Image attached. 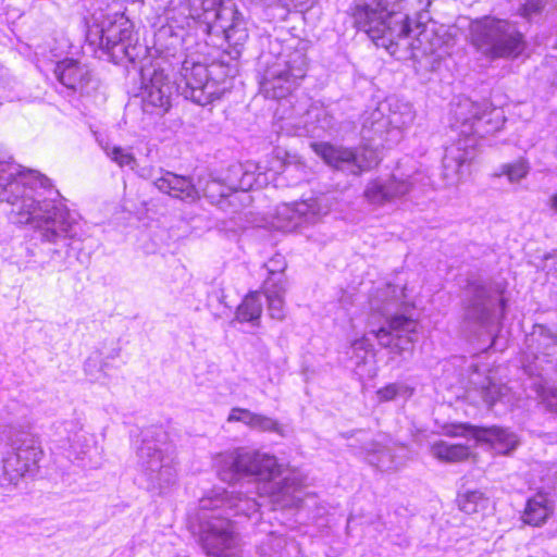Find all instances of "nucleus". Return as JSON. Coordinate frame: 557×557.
<instances>
[{"instance_id": "obj_1", "label": "nucleus", "mask_w": 557, "mask_h": 557, "mask_svg": "<svg viewBox=\"0 0 557 557\" xmlns=\"http://www.w3.org/2000/svg\"><path fill=\"white\" fill-rule=\"evenodd\" d=\"M431 0H357L350 9L354 26L385 49L396 47L411 25L429 12Z\"/></svg>"}, {"instance_id": "obj_2", "label": "nucleus", "mask_w": 557, "mask_h": 557, "mask_svg": "<svg viewBox=\"0 0 557 557\" xmlns=\"http://www.w3.org/2000/svg\"><path fill=\"white\" fill-rule=\"evenodd\" d=\"M471 44L486 58L517 59L527 49L525 37L508 20L483 16L471 23Z\"/></svg>"}, {"instance_id": "obj_3", "label": "nucleus", "mask_w": 557, "mask_h": 557, "mask_svg": "<svg viewBox=\"0 0 557 557\" xmlns=\"http://www.w3.org/2000/svg\"><path fill=\"white\" fill-rule=\"evenodd\" d=\"M199 544L208 557H242L235 522L225 516H210L200 523Z\"/></svg>"}, {"instance_id": "obj_4", "label": "nucleus", "mask_w": 557, "mask_h": 557, "mask_svg": "<svg viewBox=\"0 0 557 557\" xmlns=\"http://www.w3.org/2000/svg\"><path fill=\"white\" fill-rule=\"evenodd\" d=\"M226 189L221 190V183L218 180L209 182L206 186V195L213 201L219 197H227L231 193L248 191L258 183L257 166L253 163L232 164L224 176Z\"/></svg>"}, {"instance_id": "obj_5", "label": "nucleus", "mask_w": 557, "mask_h": 557, "mask_svg": "<svg viewBox=\"0 0 557 557\" xmlns=\"http://www.w3.org/2000/svg\"><path fill=\"white\" fill-rule=\"evenodd\" d=\"M38 178L39 175L35 171H20L3 186L5 201L14 206L18 201V198L22 199V207L16 211L12 210L13 214L23 218L20 220L21 223H28L37 208L36 201L32 197H28L26 191L33 188L34 182Z\"/></svg>"}, {"instance_id": "obj_6", "label": "nucleus", "mask_w": 557, "mask_h": 557, "mask_svg": "<svg viewBox=\"0 0 557 557\" xmlns=\"http://www.w3.org/2000/svg\"><path fill=\"white\" fill-rule=\"evenodd\" d=\"M173 84L163 70H154L143 91V109L148 113L164 114L171 108Z\"/></svg>"}, {"instance_id": "obj_7", "label": "nucleus", "mask_w": 557, "mask_h": 557, "mask_svg": "<svg viewBox=\"0 0 557 557\" xmlns=\"http://www.w3.org/2000/svg\"><path fill=\"white\" fill-rule=\"evenodd\" d=\"M306 76V70L301 64L286 63L284 70L265 77L262 87L265 95L273 99L286 98L292 94L299 81Z\"/></svg>"}, {"instance_id": "obj_8", "label": "nucleus", "mask_w": 557, "mask_h": 557, "mask_svg": "<svg viewBox=\"0 0 557 557\" xmlns=\"http://www.w3.org/2000/svg\"><path fill=\"white\" fill-rule=\"evenodd\" d=\"M555 512V502L550 494L544 490H537L525 499L520 519L525 525L541 528L548 522Z\"/></svg>"}, {"instance_id": "obj_9", "label": "nucleus", "mask_w": 557, "mask_h": 557, "mask_svg": "<svg viewBox=\"0 0 557 557\" xmlns=\"http://www.w3.org/2000/svg\"><path fill=\"white\" fill-rule=\"evenodd\" d=\"M134 36V25L123 16L110 22L102 28L100 35V46L104 51L114 58V50L121 47L123 55L127 54V46Z\"/></svg>"}, {"instance_id": "obj_10", "label": "nucleus", "mask_w": 557, "mask_h": 557, "mask_svg": "<svg viewBox=\"0 0 557 557\" xmlns=\"http://www.w3.org/2000/svg\"><path fill=\"white\" fill-rule=\"evenodd\" d=\"M410 189L408 182L391 176L385 182L372 180L364 189L366 199L376 206H383L396 198L405 196Z\"/></svg>"}, {"instance_id": "obj_11", "label": "nucleus", "mask_w": 557, "mask_h": 557, "mask_svg": "<svg viewBox=\"0 0 557 557\" xmlns=\"http://www.w3.org/2000/svg\"><path fill=\"white\" fill-rule=\"evenodd\" d=\"M431 454L443 463L475 462L478 454L465 443H450L444 440L434 442L430 446Z\"/></svg>"}, {"instance_id": "obj_12", "label": "nucleus", "mask_w": 557, "mask_h": 557, "mask_svg": "<svg viewBox=\"0 0 557 557\" xmlns=\"http://www.w3.org/2000/svg\"><path fill=\"white\" fill-rule=\"evenodd\" d=\"M311 149L319 156L326 164L339 170L345 165L355 164L360 170L361 165L358 163V154L354 148L345 146H336L327 141L313 143Z\"/></svg>"}, {"instance_id": "obj_13", "label": "nucleus", "mask_w": 557, "mask_h": 557, "mask_svg": "<svg viewBox=\"0 0 557 557\" xmlns=\"http://www.w3.org/2000/svg\"><path fill=\"white\" fill-rule=\"evenodd\" d=\"M475 442L487 444L502 455L511 453L518 445L516 435L508 429L499 425H479Z\"/></svg>"}, {"instance_id": "obj_14", "label": "nucleus", "mask_w": 557, "mask_h": 557, "mask_svg": "<svg viewBox=\"0 0 557 557\" xmlns=\"http://www.w3.org/2000/svg\"><path fill=\"white\" fill-rule=\"evenodd\" d=\"M54 73L58 81L72 90H82L90 82L89 71L73 58L60 60Z\"/></svg>"}, {"instance_id": "obj_15", "label": "nucleus", "mask_w": 557, "mask_h": 557, "mask_svg": "<svg viewBox=\"0 0 557 557\" xmlns=\"http://www.w3.org/2000/svg\"><path fill=\"white\" fill-rule=\"evenodd\" d=\"M261 292L267 297L270 315L277 320L284 319L285 280L283 275L270 272L263 281Z\"/></svg>"}, {"instance_id": "obj_16", "label": "nucleus", "mask_w": 557, "mask_h": 557, "mask_svg": "<svg viewBox=\"0 0 557 557\" xmlns=\"http://www.w3.org/2000/svg\"><path fill=\"white\" fill-rule=\"evenodd\" d=\"M159 188L178 199H194L197 196V189L190 177L171 172L159 180Z\"/></svg>"}, {"instance_id": "obj_17", "label": "nucleus", "mask_w": 557, "mask_h": 557, "mask_svg": "<svg viewBox=\"0 0 557 557\" xmlns=\"http://www.w3.org/2000/svg\"><path fill=\"white\" fill-rule=\"evenodd\" d=\"M386 326L380 327L374 332V336L379 341L396 334L401 337L405 334H414L418 330V320L406 314L395 313L386 319Z\"/></svg>"}, {"instance_id": "obj_18", "label": "nucleus", "mask_w": 557, "mask_h": 557, "mask_svg": "<svg viewBox=\"0 0 557 557\" xmlns=\"http://www.w3.org/2000/svg\"><path fill=\"white\" fill-rule=\"evenodd\" d=\"M488 498L478 490L458 493L456 505L460 511L466 515H474L487 507Z\"/></svg>"}, {"instance_id": "obj_19", "label": "nucleus", "mask_w": 557, "mask_h": 557, "mask_svg": "<svg viewBox=\"0 0 557 557\" xmlns=\"http://www.w3.org/2000/svg\"><path fill=\"white\" fill-rule=\"evenodd\" d=\"M260 290L249 292L237 308V318L243 322L259 320L263 306L260 299Z\"/></svg>"}, {"instance_id": "obj_20", "label": "nucleus", "mask_w": 557, "mask_h": 557, "mask_svg": "<svg viewBox=\"0 0 557 557\" xmlns=\"http://www.w3.org/2000/svg\"><path fill=\"white\" fill-rule=\"evenodd\" d=\"M282 466L276 457L259 453L251 475L263 481H272L282 474Z\"/></svg>"}, {"instance_id": "obj_21", "label": "nucleus", "mask_w": 557, "mask_h": 557, "mask_svg": "<svg viewBox=\"0 0 557 557\" xmlns=\"http://www.w3.org/2000/svg\"><path fill=\"white\" fill-rule=\"evenodd\" d=\"M479 425L469 422H447L442 425V433L450 438H473L476 440Z\"/></svg>"}, {"instance_id": "obj_22", "label": "nucleus", "mask_w": 557, "mask_h": 557, "mask_svg": "<svg viewBox=\"0 0 557 557\" xmlns=\"http://www.w3.org/2000/svg\"><path fill=\"white\" fill-rule=\"evenodd\" d=\"M187 85L193 90H207L210 88V79L208 76V69L201 64H194L189 72L186 74Z\"/></svg>"}, {"instance_id": "obj_23", "label": "nucleus", "mask_w": 557, "mask_h": 557, "mask_svg": "<svg viewBox=\"0 0 557 557\" xmlns=\"http://www.w3.org/2000/svg\"><path fill=\"white\" fill-rule=\"evenodd\" d=\"M259 451H246L238 454L233 461V470L236 473L251 475Z\"/></svg>"}, {"instance_id": "obj_24", "label": "nucleus", "mask_w": 557, "mask_h": 557, "mask_svg": "<svg viewBox=\"0 0 557 557\" xmlns=\"http://www.w3.org/2000/svg\"><path fill=\"white\" fill-rule=\"evenodd\" d=\"M249 428L256 429L261 432H274V433L282 432V425L280 424V422L277 420L267 417L264 414H260V413L253 414Z\"/></svg>"}, {"instance_id": "obj_25", "label": "nucleus", "mask_w": 557, "mask_h": 557, "mask_svg": "<svg viewBox=\"0 0 557 557\" xmlns=\"http://www.w3.org/2000/svg\"><path fill=\"white\" fill-rule=\"evenodd\" d=\"M549 0H525L519 8V15L530 20L541 14L546 8Z\"/></svg>"}, {"instance_id": "obj_26", "label": "nucleus", "mask_w": 557, "mask_h": 557, "mask_svg": "<svg viewBox=\"0 0 557 557\" xmlns=\"http://www.w3.org/2000/svg\"><path fill=\"white\" fill-rule=\"evenodd\" d=\"M108 154L121 168L133 166L136 162L135 156L120 146H114Z\"/></svg>"}, {"instance_id": "obj_27", "label": "nucleus", "mask_w": 557, "mask_h": 557, "mask_svg": "<svg viewBox=\"0 0 557 557\" xmlns=\"http://www.w3.org/2000/svg\"><path fill=\"white\" fill-rule=\"evenodd\" d=\"M469 287L471 288V308H479L480 306L484 305V301L490 297L487 288L479 283H471L469 284Z\"/></svg>"}, {"instance_id": "obj_28", "label": "nucleus", "mask_w": 557, "mask_h": 557, "mask_svg": "<svg viewBox=\"0 0 557 557\" xmlns=\"http://www.w3.org/2000/svg\"><path fill=\"white\" fill-rule=\"evenodd\" d=\"M503 174L510 181H519L527 176L528 166L523 162L510 163L503 166Z\"/></svg>"}, {"instance_id": "obj_29", "label": "nucleus", "mask_w": 557, "mask_h": 557, "mask_svg": "<svg viewBox=\"0 0 557 557\" xmlns=\"http://www.w3.org/2000/svg\"><path fill=\"white\" fill-rule=\"evenodd\" d=\"M255 412H251L249 409L240 408V407H234L231 409L227 422H243L247 426L250 425L252 417Z\"/></svg>"}, {"instance_id": "obj_30", "label": "nucleus", "mask_w": 557, "mask_h": 557, "mask_svg": "<svg viewBox=\"0 0 557 557\" xmlns=\"http://www.w3.org/2000/svg\"><path fill=\"white\" fill-rule=\"evenodd\" d=\"M399 388L396 383H389L377 389L376 395L380 401H391L398 395Z\"/></svg>"}, {"instance_id": "obj_31", "label": "nucleus", "mask_w": 557, "mask_h": 557, "mask_svg": "<svg viewBox=\"0 0 557 557\" xmlns=\"http://www.w3.org/2000/svg\"><path fill=\"white\" fill-rule=\"evenodd\" d=\"M550 208L557 212V191L550 196Z\"/></svg>"}, {"instance_id": "obj_32", "label": "nucleus", "mask_w": 557, "mask_h": 557, "mask_svg": "<svg viewBox=\"0 0 557 557\" xmlns=\"http://www.w3.org/2000/svg\"><path fill=\"white\" fill-rule=\"evenodd\" d=\"M234 30H235V26H234V25H231V26L228 27V29L226 30V39H227L228 41H231V39H232V33H233Z\"/></svg>"}]
</instances>
